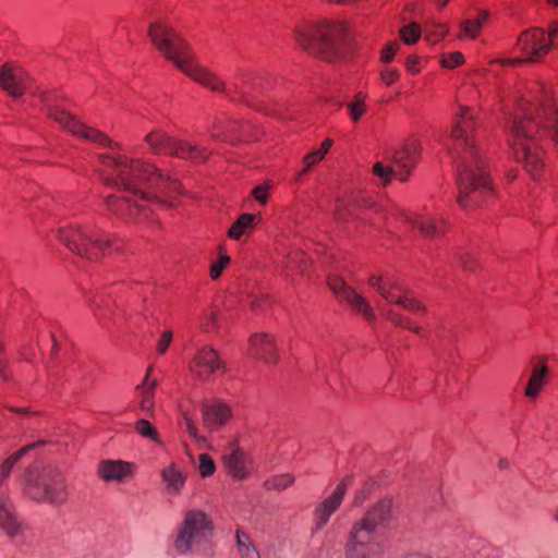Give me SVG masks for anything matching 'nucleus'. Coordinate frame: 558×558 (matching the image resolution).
<instances>
[{"label": "nucleus", "instance_id": "nucleus-59", "mask_svg": "<svg viewBox=\"0 0 558 558\" xmlns=\"http://www.w3.org/2000/svg\"><path fill=\"white\" fill-rule=\"evenodd\" d=\"M11 410L19 414H28L29 413L28 408H12Z\"/></svg>", "mask_w": 558, "mask_h": 558}, {"label": "nucleus", "instance_id": "nucleus-28", "mask_svg": "<svg viewBox=\"0 0 558 558\" xmlns=\"http://www.w3.org/2000/svg\"><path fill=\"white\" fill-rule=\"evenodd\" d=\"M548 375V367L543 361L539 366H534L532 369L531 377L525 388V396L527 398H536L543 388L544 380Z\"/></svg>", "mask_w": 558, "mask_h": 558}, {"label": "nucleus", "instance_id": "nucleus-14", "mask_svg": "<svg viewBox=\"0 0 558 558\" xmlns=\"http://www.w3.org/2000/svg\"><path fill=\"white\" fill-rule=\"evenodd\" d=\"M420 156V146L416 142L405 144L401 149L397 150L392 156L396 170L383 163L377 162L373 166V172L379 177L384 183L390 182L392 175L400 181H407L410 171L415 167Z\"/></svg>", "mask_w": 558, "mask_h": 558}, {"label": "nucleus", "instance_id": "nucleus-51", "mask_svg": "<svg viewBox=\"0 0 558 558\" xmlns=\"http://www.w3.org/2000/svg\"><path fill=\"white\" fill-rule=\"evenodd\" d=\"M447 34V29L441 28L439 33L426 35L425 39L430 44H436L440 38H442Z\"/></svg>", "mask_w": 558, "mask_h": 558}, {"label": "nucleus", "instance_id": "nucleus-13", "mask_svg": "<svg viewBox=\"0 0 558 558\" xmlns=\"http://www.w3.org/2000/svg\"><path fill=\"white\" fill-rule=\"evenodd\" d=\"M47 113L50 119L59 123L61 126H63L65 130H68L75 136L83 137L86 141L96 143L104 147H109L110 149H121L120 144L113 143L107 135H105L100 131L87 126L86 124L82 123L78 119H76L74 116L57 106H49L47 108Z\"/></svg>", "mask_w": 558, "mask_h": 558}, {"label": "nucleus", "instance_id": "nucleus-33", "mask_svg": "<svg viewBox=\"0 0 558 558\" xmlns=\"http://www.w3.org/2000/svg\"><path fill=\"white\" fill-rule=\"evenodd\" d=\"M255 217L253 214H242L229 229L228 235L233 240H239L247 229L253 228Z\"/></svg>", "mask_w": 558, "mask_h": 558}, {"label": "nucleus", "instance_id": "nucleus-2", "mask_svg": "<svg viewBox=\"0 0 558 558\" xmlns=\"http://www.w3.org/2000/svg\"><path fill=\"white\" fill-rule=\"evenodd\" d=\"M509 128L518 161L536 178L543 169L539 143L548 140L558 147V109L551 92L537 86L531 98L520 101Z\"/></svg>", "mask_w": 558, "mask_h": 558}, {"label": "nucleus", "instance_id": "nucleus-15", "mask_svg": "<svg viewBox=\"0 0 558 558\" xmlns=\"http://www.w3.org/2000/svg\"><path fill=\"white\" fill-rule=\"evenodd\" d=\"M223 368L225 363L220 360L218 352L211 347L199 349L191 364L192 374L202 380L208 379L211 375Z\"/></svg>", "mask_w": 558, "mask_h": 558}, {"label": "nucleus", "instance_id": "nucleus-8", "mask_svg": "<svg viewBox=\"0 0 558 558\" xmlns=\"http://www.w3.org/2000/svg\"><path fill=\"white\" fill-rule=\"evenodd\" d=\"M22 490L27 498L51 506L63 505L69 495L64 475L53 466L28 468L22 478Z\"/></svg>", "mask_w": 558, "mask_h": 558}, {"label": "nucleus", "instance_id": "nucleus-47", "mask_svg": "<svg viewBox=\"0 0 558 558\" xmlns=\"http://www.w3.org/2000/svg\"><path fill=\"white\" fill-rule=\"evenodd\" d=\"M172 341V332L171 331H165L161 335V338L157 344V351L159 354H163L167 349L169 348L170 343Z\"/></svg>", "mask_w": 558, "mask_h": 558}, {"label": "nucleus", "instance_id": "nucleus-11", "mask_svg": "<svg viewBox=\"0 0 558 558\" xmlns=\"http://www.w3.org/2000/svg\"><path fill=\"white\" fill-rule=\"evenodd\" d=\"M144 141L156 155L167 154L193 162H204L210 156L208 149L172 137L160 130L151 131L145 136Z\"/></svg>", "mask_w": 558, "mask_h": 558}, {"label": "nucleus", "instance_id": "nucleus-36", "mask_svg": "<svg viewBox=\"0 0 558 558\" xmlns=\"http://www.w3.org/2000/svg\"><path fill=\"white\" fill-rule=\"evenodd\" d=\"M400 36L405 44L412 45L418 40L421 27L416 23H411L400 31Z\"/></svg>", "mask_w": 558, "mask_h": 558}, {"label": "nucleus", "instance_id": "nucleus-26", "mask_svg": "<svg viewBox=\"0 0 558 558\" xmlns=\"http://www.w3.org/2000/svg\"><path fill=\"white\" fill-rule=\"evenodd\" d=\"M409 221L414 229L430 238L441 234L447 227V222L444 218L415 216L409 218Z\"/></svg>", "mask_w": 558, "mask_h": 558}, {"label": "nucleus", "instance_id": "nucleus-21", "mask_svg": "<svg viewBox=\"0 0 558 558\" xmlns=\"http://www.w3.org/2000/svg\"><path fill=\"white\" fill-rule=\"evenodd\" d=\"M222 461L228 473L236 480H244L250 473L251 460L239 447L231 448L230 452L223 454Z\"/></svg>", "mask_w": 558, "mask_h": 558}, {"label": "nucleus", "instance_id": "nucleus-5", "mask_svg": "<svg viewBox=\"0 0 558 558\" xmlns=\"http://www.w3.org/2000/svg\"><path fill=\"white\" fill-rule=\"evenodd\" d=\"M345 25L324 20H303L293 29L298 45L313 56L327 62H337L343 58Z\"/></svg>", "mask_w": 558, "mask_h": 558}, {"label": "nucleus", "instance_id": "nucleus-12", "mask_svg": "<svg viewBox=\"0 0 558 558\" xmlns=\"http://www.w3.org/2000/svg\"><path fill=\"white\" fill-rule=\"evenodd\" d=\"M517 46L524 58L500 59L495 62L509 66L523 63H539L554 47V43L547 39L543 29L535 27L522 32L518 38Z\"/></svg>", "mask_w": 558, "mask_h": 558}, {"label": "nucleus", "instance_id": "nucleus-42", "mask_svg": "<svg viewBox=\"0 0 558 558\" xmlns=\"http://www.w3.org/2000/svg\"><path fill=\"white\" fill-rule=\"evenodd\" d=\"M398 48L399 44L397 41H391L386 45L381 50V61L386 63L390 62L393 59Z\"/></svg>", "mask_w": 558, "mask_h": 558}, {"label": "nucleus", "instance_id": "nucleus-34", "mask_svg": "<svg viewBox=\"0 0 558 558\" xmlns=\"http://www.w3.org/2000/svg\"><path fill=\"white\" fill-rule=\"evenodd\" d=\"M375 289L388 302L401 304L403 295L396 289L391 281H375Z\"/></svg>", "mask_w": 558, "mask_h": 558}, {"label": "nucleus", "instance_id": "nucleus-32", "mask_svg": "<svg viewBox=\"0 0 558 558\" xmlns=\"http://www.w3.org/2000/svg\"><path fill=\"white\" fill-rule=\"evenodd\" d=\"M366 94L359 92L353 99L347 104L349 117L352 122L356 123L367 110Z\"/></svg>", "mask_w": 558, "mask_h": 558}, {"label": "nucleus", "instance_id": "nucleus-20", "mask_svg": "<svg viewBox=\"0 0 558 558\" xmlns=\"http://www.w3.org/2000/svg\"><path fill=\"white\" fill-rule=\"evenodd\" d=\"M0 87L12 97H20L26 88V78L23 71L9 63L0 66Z\"/></svg>", "mask_w": 558, "mask_h": 558}, {"label": "nucleus", "instance_id": "nucleus-31", "mask_svg": "<svg viewBox=\"0 0 558 558\" xmlns=\"http://www.w3.org/2000/svg\"><path fill=\"white\" fill-rule=\"evenodd\" d=\"M238 553L241 558H259V551L251 542L250 536L238 530L235 534Z\"/></svg>", "mask_w": 558, "mask_h": 558}, {"label": "nucleus", "instance_id": "nucleus-22", "mask_svg": "<svg viewBox=\"0 0 558 558\" xmlns=\"http://www.w3.org/2000/svg\"><path fill=\"white\" fill-rule=\"evenodd\" d=\"M0 529L11 539L17 537L22 532V524L17 520L13 504L2 492H0Z\"/></svg>", "mask_w": 558, "mask_h": 558}, {"label": "nucleus", "instance_id": "nucleus-54", "mask_svg": "<svg viewBox=\"0 0 558 558\" xmlns=\"http://www.w3.org/2000/svg\"><path fill=\"white\" fill-rule=\"evenodd\" d=\"M461 264L468 270H472L474 267V265H473L474 262L472 260L471 256H469V255L461 256Z\"/></svg>", "mask_w": 558, "mask_h": 558}, {"label": "nucleus", "instance_id": "nucleus-17", "mask_svg": "<svg viewBox=\"0 0 558 558\" xmlns=\"http://www.w3.org/2000/svg\"><path fill=\"white\" fill-rule=\"evenodd\" d=\"M250 352L253 356L267 364H275L279 360L278 349L274 337L266 332H258L251 336Z\"/></svg>", "mask_w": 558, "mask_h": 558}, {"label": "nucleus", "instance_id": "nucleus-50", "mask_svg": "<svg viewBox=\"0 0 558 558\" xmlns=\"http://www.w3.org/2000/svg\"><path fill=\"white\" fill-rule=\"evenodd\" d=\"M548 40L554 43V46L558 47V43H555V39H558V23H554L548 28Z\"/></svg>", "mask_w": 558, "mask_h": 558}, {"label": "nucleus", "instance_id": "nucleus-3", "mask_svg": "<svg viewBox=\"0 0 558 558\" xmlns=\"http://www.w3.org/2000/svg\"><path fill=\"white\" fill-rule=\"evenodd\" d=\"M474 128L470 109L461 107L452 129V155L457 163V202L464 209L478 206L482 197L493 191L485 163L470 135Z\"/></svg>", "mask_w": 558, "mask_h": 558}, {"label": "nucleus", "instance_id": "nucleus-18", "mask_svg": "<svg viewBox=\"0 0 558 558\" xmlns=\"http://www.w3.org/2000/svg\"><path fill=\"white\" fill-rule=\"evenodd\" d=\"M201 413L204 428L210 433L225 425L231 417L230 408L221 402H204Z\"/></svg>", "mask_w": 558, "mask_h": 558}, {"label": "nucleus", "instance_id": "nucleus-63", "mask_svg": "<svg viewBox=\"0 0 558 558\" xmlns=\"http://www.w3.org/2000/svg\"><path fill=\"white\" fill-rule=\"evenodd\" d=\"M52 341H53L52 353H54L57 351V342H56L54 336H52Z\"/></svg>", "mask_w": 558, "mask_h": 558}, {"label": "nucleus", "instance_id": "nucleus-45", "mask_svg": "<svg viewBox=\"0 0 558 558\" xmlns=\"http://www.w3.org/2000/svg\"><path fill=\"white\" fill-rule=\"evenodd\" d=\"M228 256H222L218 262L214 263L210 268L211 279H218V277L221 275L223 268L228 265Z\"/></svg>", "mask_w": 558, "mask_h": 558}, {"label": "nucleus", "instance_id": "nucleus-53", "mask_svg": "<svg viewBox=\"0 0 558 558\" xmlns=\"http://www.w3.org/2000/svg\"><path fill=\"white\" fill-rule=\"evenodd\" d=\"M391 319L396 325L403 327V328H407V326H409L411 324V322L408 318L398 316V315L393 316Z\"/></svg>", "mask_w": 558, "mask_h": 558}, {"label": "nucleus", "instance_id": "nucleus-61", "mask_svg": "<svg viewBox=\"0 0 558 558\" xmlns=\"http://www.w3.org/2000/svg\"><path fill=\"white\" fill-rule=\"evenodd\" d=\"M407 329H410V330L414 331L415 333H420L421 332V327L415 326L412 323L409 326H407Z\"/></svg>", "mask_w": 558, "mask_h": 558}, {"label": "nucleus", "instance_id": "nucleus-35", "mask_svg": "<svg viewBox=\"0 0 558 558\" xmlns=\"http://www.w3.org/2000/svg\"><path fill=\"white\" fill-rule=\"evenodd\" d=\"M294 483V476L287 473L281 475H276L265 482V487L267 489H277L283 490L291 486Z\"/></svg>", "mask_w": 558, "mask_h": 558}, {"label": "nucleus", "instance_id": "nucleus-55", "mask_svg": "<svg viewBox=\"0 0 558 558\" xmlns=\"http://www.w3.org/2000/svg\"><path fill=\"white\" fill-rule=\"evenodd\" d=\"M367 495L365 490H361L354 498V506H361L366 499Z\"/></svg>", "mask_w": 558, "mask_h": 558}, {"label": "nucleus", "instance_id": "nucleus-10", "mask_svg": "<svg viewBox=\"0 0 558 558\" xmlns=\"http://www.w3.org/2000/svg\"><path fill=\"white\" fill-rule=\"evenodd\" d=\"M213 530V522L203 510L186 511L173 539L174 550L180 555L206 553Z\"/></svg>", "mask_w": 558, "mask_h": 558}, {"label": "nucleus", "instance_id": "nucleus-25", "mask_svg": "<svg viewBox=\"0 0 558 558\" xmlns=\"http://www.w3.org/2000/svg\"><path fill=\"white\" fill-rule=\"evenodd\" d=\"M150 372L151 367L148 368L143 383L137 385L135 388V392L140 399V409L147 415H154V398L155 390L158 385L157 379H149Z\"/></svg>", "mask_w": 558, "mask_h": 558}, {"label": "nucleus", "instance_id": "nucleus-1", "mask_svg": "<svg viewBox=\"0 0 558 558\" xmlns=\"http://www.w3.org/2000/svg\"><path fill=\"white\" fill-rule=\"evenodd\" d=\"M99 174L105 184L118 187L121 195L105 199L109 215L126 222H143L150 205L177 206L182 193L180 183L154 165L124 155H99Z\"/></svg>", "mask_w": 558, "mask_h": 558}, {"label": "nucleus", "instance_id": "nucleus-19", "mask_svg": "<svg viewBox=\"0 0 558 558\" xmlns=\"http://www.w3.org/2000/svg\"><path fill=\"white\" fill-rule=\"evenodd\" d=\"M347 492V483L342 481L332 494L327 497L315 510V524L318 530L329 521L331 514L339 508Z\"/></svg>", "mask_w": 558, "mask_h": 558}, {"label": "nucleus", "instance_id": "nucleus-40", "mask_svg": "<svg viewBox=\"0 0 558 558\" xmlns=\"http://www.w3.org/2000/svg\"><path fill=\"white\" fill-rule=\"evenodd\" d=\"M463 54L461 52H452L444 57L441 63L445 68H454L463 63Z\"/></svg>", "mask_w": 558, "mask_h": 558}, {"label": "nucleus", "instance_id": "nucleus-48", "mask_svg": "<svg viewBox=\"0 0 558 558\" xmlns=\"http://www.w3.org/2000/svg\"><path fill=\"white\" fill-rule=\"evenodd\" d=\"M418 64H420V61H418V59H417L416 57H414V56H410V57L407 59V62H405V66H407V69H408L411 73H413V74H416V73H418V72H420V70H421V69H420Z\"/></svg>", "mask_w": 558, "mask_h": 558}, {"label": "nucleus", "instance_id": "nucleus-57", "mask_svg": "<svg viewBox=\"0 0 558 558\" xmlns=\"http://www.w3.org/2000/svg\"><path fill=\"white\" fill-rule=\"evenodd\" d=\"M364 555H357V557H355L354 555H352V553L349 550V545L347 544L345 545V556L347 558H373L372 556L367 555L366 553H363Z\"/></svg>", "mask_w": 558, "mask_h": 558}, {"label": "nucleus", "instance_id": "nucleus-41", "mask_svg": "<svg viewBox=\"0 0 558 558\" xmlns=\"http://www.w3.org/2000/svg\"><path fill=\"white\" fill-rule=\"evenodd\" d=\"M399 76L400 72L397 69H385L380 72V80L387 86L393 84Z\"/></svg>", "mask_w": 558, "mask_h": 558}, {"label": "nucleus", "instance_id": "nucleus-38", "mask_svg": "<svg viewBox=\"0 0 558 558\" xmlns=\"http://www.w3.org/2000/svg\"><path fill=\"white\" fill-rule=\"evenodd\" d=\"M325 156L318 150H313L310 154L305 155L303 158V162L305 165L304 169L300 172V175L305 174L313 166L323 160Z\"/></svg>", "mask_w": 558, "mask_h": 558}, {"label": "nucleus", "instance_id": "nucleus-16", "mask_svg": "<svg viewBox=\"0 0 558 558\" xmlns=\"http://www.w3.org/2000/svg\"><path fill=\"white\" fill-rule=\"evenodd\" d=\"M329 288L340 302H347L352 308L362 313L366 318L374 316L373 310L364 298L350 288L345 281H329Z\"/></svg>", "mask_w": 558, "mask_h": 558}, {"label": "nucleus", "instance_id": "nucleus-43", "mask_svg": "<svg viewBox=\"0 0 558 558\" xmlns=\"http://www.w3.org/2000/svg\"><path fill=\"white\" fill-rule=\"evenodd\" d=\"M269 185L267 183L255 186L252 191L253 196L260 204H266L268 199Z\"/></svg>", "mask_w": 558, "mask_h": 558}, {"label": "nucleus", "instance_id": "nucleus-24", "mask_svg": "<svg viewBox=\"0 0 558 558\" xmlns=\"http://www.w3.org/2000/svg\"><path fill=\"white\" fill-rule=\"evenodd\" d=\"M134 465L122 460H105L99 463L98 473L106 481L123 482L133 474Z\"/></svg>", "mask_w": 558, "mask_h": 558}, {"label": "nucleus", "instance_id": "nucleus-7", "mask_svg": "<svg viewBox=\"0 0 558 558\" xmlns=\"http://www.w3.org/2000/svg\"><path fill=\"white\" fill-rule=\"evenodd\" d=\"M392 514V499L388 496L380 498L371 506L363 517L351 527L348 542L349 550L357 555L375 557L380 551V543L376 534L388 526Z\"/></svg>", "mask_w": 558, "mask_h": 558}, {"label": "nucleus", "instance_id": "nucleus-49", "mask_svg": "<svg viewBox=\"0 0 558 558\" xmlns=\"http://www.w3.org/2000/svg\"><path fill=\"white\" fill-rule=\"evenodd\" d=\"M218 122L214 124L213 130L210 131L213 138H222L225 141H229L228 133L229 129H222L221 131L218 130Z\"/></svg>", "mask_w": 558, "mask_h": 558}, {"label": "nucleus", "instance_id": "nucleus-39", "mask_svg": "<svg viewBox=\"0 0 558 558\" xmlns=\"http://www.w3.org/2000/svg\"><path fill=\"white\" fill-rule=\"evenodd\" d=\"M461 27L468 36L474 38L481 31L482 22L468 20L461 24Z\"/></svg>", "mask_w": 558, "mask_h": 558}, {"label": "nucleus", "instance_id": "nucleus-23", "mask_svg": "<svg viewBox=\"0 0 558 558\" xmlns=\"http://www.w3.org/2000/svg\"><path fill=\"white\" fill-rule=\"evenodd\" d=\"M165 492L170 496H178L186 483V473L175 463L171 462L160 471Z\"/></svg>", "mask_w": 558, "mask_h": 558}, {"label": "nucleus", "instance_id": "nucleus-27", "mask_svg": "<svg viewBox=\"0 0 558 558\" xmlns=\"http://www.w3.org/2000/svg\"><path fill=\"white\" fill-rule=\"evenodd\" d=\"M375 203L366 197L356 198V197H338L335 204V215L338 220H344L348 216L354 214L357 207H373Z\"/></svg>", "mask_w": 558, "mask_h": 558}, {"label": "nucleus", "instance_id": "nucleus-56", "mask_svg": "<svg viewBox=\"0 0 558 558\" xmlns=\"http://www.w3.org/2000/svg\"><path fill=\"white\" fill-rule=\"evenodd\" d=\"M331 146H332V141L327 138L323 142L322 147L318 150L325 156Z\"/></svg>", "mask_w": 558, "mask_h": 558}, {"label": "nucleus", "instance_id": "nucleus-9", "mask_svg": "<svg viewBox=\"0 0 558 558\" xmlns=\"http://www.w3.org/2000/svg\"><path fill=\"white\" fill-rule=\"evenodd\" d=\"M56 238L69 252L92 264L99 262L111 246L109 236L90 226L71 223L60 227Z\"/></svg>", "mask_w": 558, "mask_h": 558}, {"label": "nucleus", "instance_id": "nucleus-64", "mask_svg": "<svg viewBox=\"0 0 558 558\" xmlns=\"http://www.w3.org/2000/svg\"><path fill=\"white\" fill-rule=\"evenodd\" d=\"M554 520L558 523V509L556 510V512L554 514Z\"/></svg>", "mask_w": 558, "mask_h": 558}, {"label": "nucleus", "instance_id": "nucleus-6", "mask_svg": "<svg viewBox=\"0 0 558 558\" xmlns=\"http://www.w3.org/2000/svg\"><path fill=\"white\" fill-rule=\"evenodd\" d=\"M392 514V499L388 496L380 498L371 506L363 517L351 527L348 542L349 550L357 555L375 557L380 551V543L376 534L388 526Z\"/></svg>", "mask_w": 558, "mask_h": 558}, {"label": "nucleus", "instance_id": "nucleus-37", "mask_svg": "<svg viewBox=\"0 0 558 558\" xmlns=\"http://www.w3.org/2000/svg\"><path fill=\"white\" fill-rule=\"evenodd\" d=\"M198 470L202 477L211 476L216 471V465L214 460L207 454L202 453L198 456Z\"/></svg>", "mask_w": 558, "mask_h": 558}, {"label": "nucleus", "instance_id": "nucleus-62", "mask_svg": "<svg viewBox=\"0 0 558 558\" xmlns=\"http://www.w3.org/2000/svg\"><path fill=\"white\" fill-rule=\"evenodd\" d=\"M438 2H439V5H440L441 8H444V7H446V5H447V3L449 2V0H438Z\"/></svg>", "mask_w": 558, "mask_h": 558}, {"label": "nucleus", "instance_id": "nucleus-44", "mask_svg": "<svg viewBox=\"0 0 558 558\" xmlns=\"http://www.w3.org/2000/svg\"><path fill=\"white\" fill-rule=\"evenodd\" d=\"M400 305L410 311H415V312H424L425 311V306L420 301L409 298V296H403Z\"/></svg>", "mask_w": 558, "mask_h": 558}, {"label": "nucleus", "instance_id": "nucleus-46", "mask_svg": "<svg viewBox=\"0 0 558 558\" xmlns=\"http://www.w3.org/2000/svg\"><path fill=\"white\" fill-rule=\"evenodd\" d=\"M218 312L217 311H210L205 317H204V322H203V328L206 330V331H211L215 327V325L217 324L218 322Z\"/></svg>", "mask_w": 558, "mask_h": 558}, {"label": "nucleus", "instance_id": "nucleus-60", "mask_svg": "<svg viewBox=\"0 0 558 558\" xmlns=\"http://www.w3.org/2000/svg\"><path fill=\"white\" fill-rule=\"evenodd\" d=\"M487 19H488V12L482 11L481 15L477 19H475L474 21H481L483 24Z\"/></svg>", "mask_w": 558, "mask_h": 558}, {"label": "nucleus", "instance_id": "nucleus-29", "mask_svg": "<svg viewBox=\"0 0 558 558\" xmlns=\"http://www.w3.org/2000/svg\"><path fill=\"white\" fill-rule=\"evenodd\" d=\"M182 416L186 433L195 441L198 448L201 450L210 449L211 447L207 440V437L199 433L193 416L186 411L182 413Z\"/></svg>", "mask_w": 558, "mask_h": 558}, {"label": "nucleus", "instance_id": "nucleus-58", "mask_svg": "<svg viewBox=\"0 0 558 558\" xmlns=\"http://www.w3.org/2000/svg\"><path fill=\"white\" fill-rule=\"evenodd\" d=\"M510 465V462L507 458H500L499 461H498V468L500 470H506L507 468H509Z\"/></svg>", "mask_w": 558, "mask_h": 558}, {"label": "nucleus", "instance_id": "nucleus-30", "mask_svg": "<svg viewBox=\"0 0 558 558\" xmlns=\"http://www.w3.org/2000/svg\"><path fill=\"white\" fill-rule=\"evenodd\" d=\"M134 429L141 437L148 439L158 446H165L158 430L153 426V424L148 420H137L134 423Z\"/></svg>", "mask_w": 558, "mask_h": 558}, {"label": "nucleus", "instance_id": "nucleus-52", "mask_svg": "<svg viewBox=\"0 0 558 558\" xmlns=\"http://www.w3.org/2000/svg\"><path fill=\"white\" fill-rule=\"evenodd\" d=\"M93 312H94L95 317L100 323H104L108 318L107 312L102 311V308H100L99 306H94Z\"/></svg>", "mask_w": 558, "mask_h": 558}, {"label": "nucleus", "instance_id": "nucleus-4", "mask_svg": "<svg viewBox=\"0 0 558 558\" xmlns=\"http://www.w3.org/2000/svg\"><path fill=\"white\" fill-rule=\"evenodd\" d=\"M148 37L167 60L172 61L178 69L198 84L214 92H221L231 100L248 102L250 82L244 80L242 85L234 83L232 88H227L225 82L215 73L194 61L189 44L169 25L150 23Z\"/></svg>", "mask_w": 558, "mask_h": 558}]
</instances>
